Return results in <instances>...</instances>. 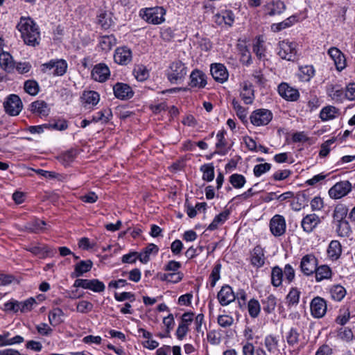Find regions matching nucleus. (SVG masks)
Instances as JSON below:
<instances>
[{
	"instance_id": "nucleus-1",
	"label": "nucleus",
	"mask_w": 355,
	"mask_h": 355,
	"mask_svg": "<svg viewBox=\"0 0 355 355\" xmlns=\"http://www.w3.org/2000/svg\"><path fill=\"white\" fill-rule=\"evenodd\" d=\"M17 28L21 33L24 42L28 45L35 46L38 44L40 33L35 26V24L30 18L21 17Z\"/></svg>"
},
{
	"instance_id": "nucleus-2",
	"label": "nucleus",
	"mask_w": 355,
	"mask_h": 355,
	"mask_svg": "<svg viewBox=\"0 0 355 355\" xmlns=\"http://www.w3.org/2000/svg\"><path fill=\"white\" fill-rule=\"evenodd\" d=\"M187 71L185 64L180 60H175L170 64L166 75L171 83L178 84L184 80Z\"/></svg>"
},
{
	"instance_id": "nucleus-3",
	"label": "nucleus",
	"mask_w": 355,
	"mask_h": 355,
	"mask_svg": "<svg viewBox=\"0 0 355 355\" xmlns=\"http://www.w3.org/2000/svg\"><path fill=\"white\" fill-rule=\"evenodd\" d=\"M165 13L162 7L147 8L140 11V16L150 24H159L164 21Z\"/></svg>"
},
{
	"instance_id": "nucleus-4",
	"label": "nucleus",
	"mask_w": 355,
	"mask_h": 355,
	"mask_svg": "<svg viewBox=\"0 0 355 355\" xmlns=\"http://www.w3.org/2000/svg\"><path fill=\"white\" fill-rule=\"evenodd\" d=\"M67 67L66 60L63 59L51 60L42 65V71L44 73L61 76L66 73Z\"/></svg>"
},
{
	"instance_id": "nucleus-5",
	"label": "nucleus",
	"mask_w": 355,
	"mask_h": 355,
	"mask_svg": "<svg viewBox=\"0 0 355 355\" xmlns=\"http://www.w3.org/2000/svg\"><path fill=\"white\" fill-rule=\"evenodd\" d=\"M73 286L89 289L96 293L103 292L105 289L104 283L98 279H77L75 280Z\"/></svg>"
},
{
	"instance_id": "nucleus-6",
	"label": "nucleus",
	"mask_w": 355,
	"mask_h": 355,
	"mask_svg": "<svg viewBox=\"0 0 355 355\" xmlns=\"http://www.w3.org/2000/svg\"><path fill=\"white\" fill-rule=\"evenodd\" d=\"M278 55L282 59L294 61L297 58L296 44L288 40L279 42Z\"/></svg>"
},
{
	"instance_id": "nucleus-7",
	"label": "nucleus",
	"mask_w": 355,
	"mask_h": 355,
	"mask_svg": "<svg viewBox=\"0 0 355 355\" xmlns=\"http://www.w3.org/2000/svg\"><path fill=\"white\" fill-rule=\"evenodd\" d=\"M272 113L267 109H257L250 116L251 123L256 126L266 125L272 119Z\"/></svg>"
},
{
	"instance_id": "nucleus-8",
	"label": "nucleus",
	"mask_w": 355,
	"mask_h": 355,
	"mask_svg": "<svg viewBox=\"0 0 355 355\" xmlns=\"http://www.w3.org/2000/svg\"><path fill=\"white\" fill-rule=\"evenodd\" d=\"M351 190L352 184L349 181H340L329 190V195L331 198L340 199L347 195Z\"/></svg>"
},
{
	"instance_id": "nucleus-9",
	"label": "nucleus",
	"mask_w": 355,
	"mask_h": 355,
	"mask_svg": "<svg viewBox=\"0 0 355 355\" xmlns=\"http://www.w3.org/2000/svg\"><path fill=\"white\" fill-rule=\"evenodd\" d=\"M6 113L11 116H17L22 109V103L20 98L15 94H11L3 103Z\"/></svg>"
},
{
	"instance_id": "nucleus-10",
	"label": "nucleus",
	"mask_w": 355,
	"mask_h": 355,
	"mask_svg": "<svg viewBox=\"0 0 355 355\" xmlns=\"http://www.w3.org/2000/svg\"><path fill=\"white\" fill-rule=\"evenodd\" d=\"M318 266V259L312 254H309L302 258L300 268L304 275L309 276L314 273Z\"/></svg>"
},
{
	"instance_id": "nucleus-11",
	"label": "nucleus",
	"mask_w": 355,
	"mask_h": 355,
	"mask_svg": "<svg viewBox=\"0 0 355 355\" xmlns=\"http://www.w3.org/2000/svg\"><path fill=\"white\" fill-rule=\"evenodd\" d=\"M310 309L313 317L321 318L327 312L326 301L320 297H315L311 302Z\"/></svg>"
},
{
	"instance_id": "nucleus-12",
	"label": "nucleus",
	"mask_w": 355,
	"mask_h": 355,
	"mask_svg": "<svg viewBox=\"0 0 355 355\" xmlns=\"http://www.w3.org/2000/svg\"><path fill=\"white\" fill-rule=\"evenodd\" d=\"M91 76L95 81L104 83L110 76V70L105 63H99L94 67Z\"/></svg>"
},
{
	"instance_id": "nucleus-13",
	"label": "nucleus",
	"mask_w": 355,
	"mask_h": 355,
	"mask_svg": "<svg viewBox=\"0 0 355 355\" xmlns=\"http://www.w3.org/2000/svg\"><path fill=\"white\" fill-rule=\"evenodd\" d=\"M286 221L281 215L274 216L270 221V230L275 236L283 235L286 232Z\"/></svg>"
},
{
	"instance_id": "nucleus-14",
	"label": "nucleus",
	"mask_w": 355,
	"mask_h": 355,
	"mask_svg": "<svg viewBox=\"0 0 355 355\" xmlns=\"http://www.w3.org/2000/svg\"><path fill=\"white\" fill-rule=\"evenodd\" d=\"M278 93L283 98L288 101H296L300 97L298 90L291 87L286 83H282L278 86Z\"/></svg>"
},
{
	"instance_id": "nucleus-15",
	"label": "nucleus",
	"mask_w": 355,
	"mask_h": 355,
	"mask_svg": "<svg viewBox=\"0 0 355 355\" xmlns=\"http://www.w3.org/2000/svg\"><path fill=\"white\" fill-rule=\"evenodd\" d=\"M132 58V51L126 46L118 47L114 54V62L121 65H127Z\"/></svg>"
},
{
	"instance_id": "nucleus-16",
	"label": "nucleus",
	"mask_w": 355,
	"mask_h": 355,
	"mask_svg": "<svg viewBox=\"0 0 355 355\" xmlns=\"http://www.w3.org/2000/svg\"><path fill=\"white\" fill-rule=\"evenodd\" d=\"M321 223L320 218L315 214H310L305 216L301 222V226L306 233L312 232Z\"/></svg>"
},
{
	"instance_id": "nucleus-17",
	"label": "nucleus",
	"mask_w": 355,
	"mask_h": 355,
	"mask_svg": "<svg viewBox=\"0 0 355 355\" xmlns=\"http://www.w3.org/2000/svg\"><path fill=\"white\" fill-rule=\"evenodd\" d=\"M113 91L114 96L121 100L131 98L134 95L132 88L125 83H116L113 87Z\"/></svg>"
},
{
	"instance_id": "nucleus-18",
	"label": "nucleus",
	"mask_w": 355,
	"mask_h": 355,
	"mask_svg": "<svg viewBox=\"0 0 355 355\" xmlns=\"http://www.w3.org/2000/svg\"><path fill=\"white\" fill-rule=\"evenodd\" d=\"M286 5L281 0H272L268 2L264 6L266 15L275 16L282 14L286 10Z\"/></svg>"
},
{
	"instance_id": "nucleus-19",
	"label": "nucleus",
	"mask_w": 355,
	"mask_h": 355,
	"mask_svg": "<svg viewBox=\"0 0 355 355\" xmlns=\"http://www.w3.org/2000/svg\"><path fill=\"white\" fill-rule=\"evenodd\" d=\"M218 299L222 306H227L234 301L236 295L229 285H225L218 292Z\"/></svg>"
},
{
	"instance_id": "nucleus-20",
	"label": "nucleus",
	"mask_w": 355,
	"mask_h": 355,
	"mask_svg": "<svg viewBox=\"0 0 355 355\" xmlns=\"http://www.w3.org/2000/svg\"><path fill=\"white\" fill-rule=\"evenodd\" d=\"M250 263L256 268H261L265 263L264 250L260 245L255 246L250 252Z\"/></svg>"
},
{
	"instance_id": "nucleus-21",
	"label": "nucleus",
	"mask_w": 355,
	"mask_h": 355,
	"mask_svg": "<svg viewBox=\"0 0 355 355\" xmlns=\"http://www.w3.org/2000/svg\"><path fill=\"white\" fill-rule=\"evenodd\" d=\"M46 223L39 218L26 223L23 227H19V230L23 232H28L29 233L37 234L42 232L45 229Z\"/></svg>"
},
{
	"instance_id": "nucleus-22",
	"label": "nucleus",
	"mask_w": 355,
	"mask_h": 355,
	"mask_svg": "<svg viewBox=\"0 0 355 355\" xmlns=\"http://www.w3.org/2000/svg\"><path fill=\"white\" fill-rule=\"evenodd\" d=\"M210 71L213 78L220 83L225 82L228 78V73L226 67L222 64H212L211 65Z\"/></svg>"
},
{
	"instance_id": "nucleus-23",
	"label": "nucleus",
	"mask_w": 355,
	"mask_h": 355,
	"mask_svg": "<svg viewBox=\"0 0 355 355\" xmlns=\"http://www.w3.org/2000/svg\"><path fill=\"white\" fill-rule=\"evenodd\" d=\"M328 54L334 61L338 70H343L346 67L345 55L338 48H330L328 51Z\"/></svg>"
},
{
	"instance_id": "nucleus-24",
	"label": "nucleus",
	"mask_w": 355,
	"mask_h": 355,
	"mask_svg": "<svg viewBox=\"0 0 355 355\" xmlns=\"http://www.w3.org/2000/svg\"><path fill=\"white\" fill-rule=\"evenodd\" d=\"M190 86L203 88L207 85L206 75L200 70H193L190 75Z\"/></svg>"
},
{
	"instance_id": "nucleus-25",
	"label": "nucleus",
	"mask_w": 355,
	"mask_h": 355,
	"mask_svg": "<svg viewBox=\"0 0 355 355\" xmlns=\"http://www.w3.org/2000/svg\"><path fill=\"white\" fill-rule=\"evenodd\" d=\"M0 67L8 73L14 71L15 62L9 53L3 51L0 53Z\"/></svg>"
},
{
	"instance_id": "nucleus-26",
	"label": "nucleus",
	"mask_w": 355,
	"mask_h": 355,
	"mask_svg": "<svg viewBox=\"0 0 355 355\" xmlns=\"http://www.w3.org/2000/svg\"><path fill=\"white\" fill-rule=\"evenodd\" d=\"M327 94L332 100L336 102H341L345 99V91L343 87L338 85H330L327 89Z\"/></svg>"
},
{
	"instance_id": "nucleus-27",
	"label": "nucleus",
	"mask_w": 355,
	"mask_h": 355,
	"mask_svg": "<svg viewBox=\"0 0 355 355\" xmlns=\"http://www.w3.org/2000/svg\"><path fill=\"white\" fill-rule=\"evenodd\" d=\"M93 266V262L88 259L85 261H80L75 265L74 271L71 273L72 277H78L84 273L89 272Z\"/></svg>"
},
{
	"instance_id": "nucleus-28",
	"label": "nucleus",
	"mask_w": 355,
	"mask_h": 355,
	"mask_svg": "<svg viewBox=\"0 0 355 355\" xmlns=\"http://www.w3.org/2000/svg\"><path fill=\"white\" fill-rule=\"evenodd\" d=\"M10 336L9 331H3L0 334V347L20 344L24 340L21 336H15L13 338H10Z\"/></svg>"
},
{
	"instance_id": "nucleus-29",
	"label": "nucleus",
	"mask_w": 355,
	"mask_h": 355,
	"mask_svg": "<svg viewBox=\"0 0 355 355\" xmlns=\"http://www.w3.org/2000/svg\"><path fill=\"white\" fill-rule=\"evenodd\" d=\"M158 250L159 248L157 245L153 243H150L139 253V260L143 263H146L150 260V255L151 254H156L158 252Z\"/></svg>"
},
{
	"instance_id": "nucleus-30",
	"label": "nucleus",
	"mask_w": 355,
	"mask_h": 355,
	"mask_svg": "<svg viewBox=\"0 0 355 355\" xmlns=\"http://www.w3.org/2000/svg\"><path fill=\"white\" fill-rule=\"evenodd\" d=\"M230 214V211L227 209L216 215L208 226L207 230L213 231L218 229L220 225H223L227 220Z\"/></svg>"
},
{
	"instance_id": "nucleus-31",
	"label": "nucleus",
	"mask_w": 355,
	"mask_h": 355,
	"mask_svg": "<svg viewBox=\"0 0 355 355\" xmlns=\"http://www.w3.org/2000/svg\"><path fill=\"white\" fill-rule=\"evenodd\" d=\"M31 110L40 116H47L49 112L48 105L43 101H36L31 103Z\"/></svg>"
},
{
	"instance_id": "nucleus-32",
	"label": "nucleus",
	"mask_w": 355,
	"mask_h": 355,
	"mask_svg": "<svg viewBox=\"0 0 355 355\" xmlns=\"http://www.w3.org/2000/svg\"><path fill=\"white\" fill-rule=\"evenodd\" d=\"M64 313L60 308H55L49 313V321L50 324L55 327L63 322L62 317Z\"/></svg>"
},
{
	"instance_id": "nucleus-33",
	"label": "nucleus",
	"mask_w": 355,
	"mask_h": 355,
	"mask_svg": "<svg viewBox=\"0 0 355 355\" xmlns=\"http://www.w3.org/2000/svg\"><path fill=\"white\" fill-rule=\"evenodd\" d=\"M348 209L344 205H338L333 213V223L345 220Z\"/></svg>"
},
{
	"instance_id": "nucleus-34",
	"label": "nucleus",
	"mask_w": 355,
	"mask_h": 355,
	"mask_svg": "<svg viewBox=\"0 0 355 355\" xmlns=\"http://www.w3.org/2000/svg\"><path fill=\"white\" fill-rule=\"evenodd\" d=\"M314 272L315 273V279L317 282L329 279L331 277L332 275L331 268L327 265H322L317 267Z\"/></svg>"
},
{
	"instance_id": "nucleus-35",
	"label": "nucleus",
	"mask_w": 355,
	"mask_h": 355,
	"mask_svg": "<svg viewBox=\"0 0 355 355\" xmlns=\"http://www.w3.org/2000/svg\"><path fill=\"white\" fill-rule=\"evenodd\" d=\"M28 250L40 257L51 256L54 253V250L51 249L49 246L45 245L42 246H33L30 248Z\"/></svg>"
},
{
	"instance_id": "nucleus-36",
	"label": "nucleus",
	"mask_w": 355,
	"mask_h": 355,
	"mask_svg": "<svg viewBox=\"0 0 355 355\" xmlns=\"http://www.w3.org/2000/svg\"><path fill=\"white\" fill-rule=\"evenodd\" d=\"M278 339L272 335H268L265 338L264 345L270 354H275L278 352Z\"/></svg>"
},
{
	"instance_id": "nucleus-37",
	"label": "nucleus",
	"mask_w": 355,
	"mask_h": 355,
	"mask_svg": "<svg viewBox=\"0 0 355 355\" xmlns=\"http://www.w3.org/2000/svg\"><path fill=\"white\" fill-rule=\"evenodd\" d=\"M283 270L279 266H275L271 272V284L275 287H279L282 284Z\"/></svg>"
},
{
	"instance_id": "nucleus-38",
	"label": "nucleus",
	"mask_w": 355,
	"mask_h": 355,
	"mask_svg": "<svg viewBox=\"0 0 355 355\" xmlns=\"http://www.w3.org/2000/svg\"><path fill=\"white\" fill-rule=\"evenodd\" d=\"M329 292L331 298L338 302L341 301L346 295L345 288L340 284L332 286Z\"/></svg>"
},
{
	"instance_id": "nucleus-39",
	"label": "nucleus",
	"mask_w": 355,
	"mask_h": 355,
	"mask_svg": "<svg viewBox=\"0 0 355 355\" xmlns=\"http://www.w3.org/2000/svg\"><path fill=\"white\" fill-rule=\"evenodd\" d=\"M336 226V232L338 236L342 237H348L351 232V227L347 220H343L334 223Z\"/></svg>"
},
{
	"instance_id": "nucleus-40",
	"label": "nucleus",
	"mask_w": 355,
	"mask_h": 355,
	"mask_svg": "<svg viewBox=\"0 0 355 355\" xmlns=\"http://www.w3.org/2000/svg\"><path fill=\"white\" fill-rule=\"evenodd\" d=\"M315 70L313 66L306 65L299 69V78L302 81L307 82L313 76Z\"/></svg>"
},
{
	"instance_id": "nucleus-41",
	"label": "nucleus",
	"mask_w": 355,
	"mask_h": 355,
	"mask_svg": "<svg viewBox=\"0 0 355 355\" xmlns=\"http://www.w3.org/2000/svg\"><path fill=\"white\" fill-rule=\"evenodd\" d=\"M261 302L263 304V309L266 313H270L275 309L277 305V299L273 295H269Z\"/></svg>"
},
{
	"instance_id": "nucleus-42",
	"label": "nucleus",
	"mask_w": 355,
	"mask_h": 355,
	"mask_svg": "<svg viewBox=\"0 0 355 355\" xmlns=\"http://www.w3.org/2000/svg\"><path fill=\"white\" fill-rule=\"evenodd\" d=\"M338 110L334 106H327L322 108L320 113V117L322 121H328L336 117Z\"/></svg>"
},
{
	"instance_id": "nucleus-43",
	"label": "nucleus",
	"mask_w": 355,
	"mask_h": 355,
	"mask_svg": "<svg viewBox=\"0 0 355 355\" xmlns=\"http://www.w3.org/2000/svg\"><path fill=\"white\" fill-rule=\"evenodd\" d=\"M241 96L245 104H251L254 99V91L252 86L245 84L241 92Z\"/></svg>"
},
{
	"instance_id": "nucleus-44",
	"label": "nucleus",
	"mask_w": 355,
	"mask_h": 355,
	"mask_svg": "<svg viewBox=\"0 0 355 355\" xmlns=\"http://www.w3.org/2000/svg\"><path fill=\"white\" fill-rule=\"evenodd\" d=\"M159 278L162 281H166L171 283H178L183 278V274L181 272H168L160 274Z\"/></svg>"
},
{
	"instance_id": "nucleus-45",
	"label": "nucleus",
	"mask_w": 355,
	"mask_h": 355,
	"mask_svg": "<svg viewBox=\"0 0 355 355\" xmlns=\"http://www.w3.org/2000/svg\"><path fill=\"white\" fill-rule=\"evenodd\" d=\"M112 113L111 110L105 109L97 112L96 115L92 116L93 122L102 121L103 123H107L112 118Z\"/></svg>"
},
{
	"instance_id": "nucleus-46",
	"label": "nucleus",
	"mask_w": 355,
	"mask_h": 355,
	"mask_svg": "<svg viewBox=\"0 0 355 355\" xmlns=\"http://www.w3.org/2000/svg\"><path fill=\"white\" fill-rule=\"evenodd\" d=\"M82 98L85 103L92 105H96L100 100L99 94L94 91L85 92Z\"/></svg>"
},
{
	"instance_id": "nucleus-47",
	"label": "nucleus",
	"mask_w": 355,
	"mask_h": 355,
	"mask_svg": "<svg viewBox=\"0 0 355 355\" xmlns=\"http://www.w3.org/2000/svg\"><path fill=\"white\" fill-rule=\"evenodd\" d=\"M341 245L338 241H331L329 243L327 253L331 258L337 259L341 254Z\"/></svg>"
},
{
	"instance_id": "nucleus-48",
	"label": "nucleus",
	"mask_w": 355,
	"mask_h": 355,
	"mask_svg": "<svg viewBox=\"0 0 355 355\" xmlns=\"http://www.w3.org/2000/svg\"><path fill=\"white\" fill-rule=\"evenodd\" d=\"M229 181L234 188L241 189L245 185L246 179L241 174L234 173L230 175Z\"/></svg>"
},
{
	"instance_id": "nucleus-49",
	"label": "nucleus",
	"mask_w": 355,
	"mask_h": 355,
	"mask_svg": "<svg viewBox=\"0 0 355 355\" xmlns=\"http://www.w3.org/2000/svg\"><path fill=\"white\" fill-rule=\"evenodd\" d=\"M216 137L218 141L216 144V146L219 150L217 152L221 155H225L227 153L228 149L225 148L226 146V141L225 139V131H220L217 133Z\"/></svg>"
},
{
	"instance_id": "nucleus-50",
	"label": "nucleus",
	"mask_w": 355,
	"mask_h": 355,
	"mask_svg": "<svg viewBox=\"0 0 355 355\" xmlns=\"http://www.w3.org/2000/svg\"><path fill=\"white\" fill-rule=\"evenodd\" d=\"M300 292L297 288H292L286 296L288 306H296L299 303Z\"/></svg>"
},
{
	"instance_id": "nucleus-51",
	"label": "nucleus",
	"mask_w": 355,
	"mask_h": 355,
	"mask_svg": "<svg viewBox=\"0 0 355 355\" xmlns=\"http://www.w3.org/2000/svg\"><path fill=\"white\" fill-rule=\"evenodd\" d=\"M76 155V151L73 149H71L60 155L58 159L64 165L67 166L75 159Z\"/></svg>"
},
{
	"instance_id": "nucleus-52",
	"label": "nucleus",
	"mask_w": 355,
	"mask_h": 355,
	"mask_svg": "<svg viewBox=\"0 0 355 355\" xmlns=\"http://www.w3.org/2000/svg\"><path fill=\"white\" fill-rule=\"evenodd\" d=\"M200 171H202V180L211 182L214 178V168L211 164H204L201 166Z\"/></svg>"
},
{
	"instance_id": "nucleus-53",
	"label": "nucleus",
	"mask_w": 355,
	"mask_h": 355,
	"mask_svg": "<svg viewBox=\"0 0 355 355\" xmlns=\"http://www.w3.org/2000/svg\"><path fill=\"white\" fill-rule=\"evenodd\" d=\"M248 309L250 315L252 318H255L259 315L260 313L261 306L258 300L255 299H251L248 302Z\"/></svg>"
},
{
	"instance_id": "nucleus-54",
	"label": "nucleus",
	"mask_w": 355,
	"mask_h": 355,
	"mask_svg": "<svg viewBox=\"0 0 355 355\" xmlns=\"http://www.w3.org/2000/svg\"><path fill=\"white\" fill-rule=\"evenodd\" d=\"M338 337L345 342H350L354 338V334L350 328L341 327L338 331Z\"/></svg>"
},
{
	"instance_id": "nucleus-55",
	"label": "nucleus",
	"mask_w": 355,
	"mask_h": 355,
	"mask_svg": "<svg viewBox=\"0 0 355 355\" xmlns=\"http://www.w3.org/2000/svg\"><path fill=\"white\" fill-rule=\"evenodd\" d=\"M24 89L30 95L35 96L39 92V85L33 80H28L24 83Z\"/></svg>"
},
{
	"instance_id": "nucleus-56",
	"label": "nucleus",
	"mask_w": 355,
	"mask_h": 355,
	"mask_svg": "<svg viewBox=\"0 0 355 355\" xmlns=\"http://www.w3.org/2000/svg\"><path fill=\"white\" fill-rule=\"evenodd\" d=\"M220 270H221V264L220 263H216L215 266H214L212 271L209 276L210 285H211V288H214L216 285V282L220 279Z\"/></svg>"
},
{
	"instance_id": "nucleus-57",
	"label": "nucleus",
	"mask_w": 355,
	"mask_h": 355,
	"mask_svg": "<svg viewBox=\"0 0 355 355\" xmlns=\"http://www.w3.org/2000/svg\"><path fill=\"white\" fill-rule=\"evenodd\" d=\"M136 79L139 81H144L148 77V71L143 65L137 66L133 71Z\"/></svg>"
},
{
	"instance_id": "nucleus-58",
	"label": "nucleus",
	"mask_w": 355,
	"mask_h": 355,
	"mask_svg": "<svg viewBox=\"0 0 355 355\" xmlns=\"http://www.w3.org/2000/svg\"><path fill=\"white\" fill-rule=\"evenodd\" d=\"M36 304L35 298L30 297L24 301L19 302V309L21 313L29 312Z\"/></svg>"
},
{
	"instance_id": "nucleus-59",
	"label": "nucleus",
	"mask_w": 355,
	"mask_h": 355,
	"mask_svg": "<svg viewBox=\"0 0 355 355\" xmlns=\"http://www.w3.org/2000/svg\"><path fill=\"white\" fill-rule=\"evenodd\" d=\"M94 305L87 300L80 301L77 304L76 311L81 313H87L93 309Z\"/></svg>"
},
{
	"instance_id": "nucleus-60",
	"label": "nucleus",
	"mask_w": 355,
	"mask_h": 355,
	"mask_svg": "<svg viewBox=\"0 0 355 355\" xmlns=\"http://www.w3.org/2000/svg\"><path fill=\"white\" fill-rule=\"evenodd\" d=\"M300 334L295 328H291L286 336V341L289 345L293 346L298 343Z\"/></svg>"
},
{
	"instance_id": "nucleus-61",
	"label": "nucleus",
	"mask_w": 355,
	"mask_h": 355,
	"mask_svg": "<svg viewBox=\"0 0 355 355\" xmlns=\"http://www.w3.org/2000/svg\"><path fill=\"white\" fill-rule=\"evenodd\" d=\"M350 318V312L349 309L340 310L338 315L336 317L335 322L340 325H345Z\"/></svg>"
},
{
	"instance_id": "nucleus-62",
	"label": "nucleus",
	"mask_w": 355,
	"mask_h": 355,
	"mask_svg": "<svg viewBox=\"0 0 355 355\" xmlns=\"http://www.w3.org/2000/svg\"><path fill=\"white\" fill-rule=\"evenodd\" d=\"M271 168V164L268 163L259 164L255 165L253 169L254 176L260 177L263 173L268 172Z\"/></svg>"
},
{
	"instance_id": "nucleus-63",
	"label": "nucleus",
	"mask_w": 355,
	"mask_h": 355,
	"mask_svg": "<svg viewBox=\"0 0 355 355\" xmlns=\"http://www.w3.org/2000/svg\"><path fill=\"white\" fill-rule=\"evenodd\" d=\"M253 52L256 54L259 59L265 58V48L263 42L258 40L253 45Z\"/></svg>"
},
{
	"instance_id": "nucleus-64",
	"label": "nucleus",
	"mask_w": 355,
	"mask_h": 355,
	"mask_svg": "<svg viewBox=\"0 0 355 355\" xmlns=\"http://www.w3.org/2000/svg\"><path fill=\"white\" fill-rule=\"evenodd\" d=\"M232 104L233 105L234 109L236 112L237 116L242 121L244 120L247 116L246 110L244 107H243L235 98L232 100Z\"/></svg>"
}]
</instances>
